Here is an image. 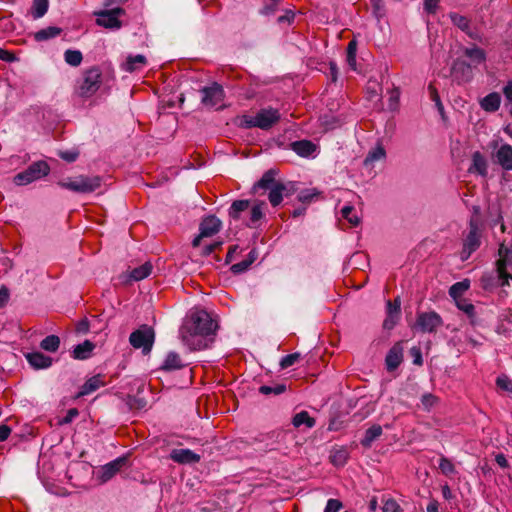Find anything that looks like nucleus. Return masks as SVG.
<instances>
[{"label":"nucleus","mask_w":512,"mask_h":512,"mask_svg":"<svg viewBox=\"0 0 512 512\" xmlns=\"http://www.w3.org/2000/svg\"><path fill=\"white\" fill-rule=\"evenodd\" d=\"M264 202L254 204L250 209V216L247 225L250 227H256L257 223L263 217Z\"/></svg>","instance_id":"nucleus-34"},{"label":"nucleus","mask_w":512,"mask_h":512,"mask_svg":"<svg viewBox=\"0 0 512 512\" xmlns=\"http://www.w3.org/2000/svg\"><path fill=\"white\" fill-rule=\"evenodd\" d=\"M278 172L274 169L266 171L261 179L254 185V190L263 189L269 191L280 182L275 179Z\"/></svg>","instance_id":"nucleus-21"},{"label":"nucleus","mask_w":512,"mask_h":512,"mask_svg":"<svg viewBox=\"0 0 512 512\" xmlns=\"http://www.w3.org/2000/svg\"><path fill=\"white\" fill-rule=\"evenodd\" d=\"M497 386L505 391H512V380H510L507 376H500L497 378Z\"/></svg>","instance_id":"nucleus-51"},{"label":"nucleus","mask_w":512,"mask_h":512,"mask_svg":"<svg viewBox=\"0 0 512 512\" xmlns=\"http://www.w3.org/2000/svg\"><path fill=\"white\" fill-rule=\"evenodd\" d=\"M500 96L497 93H490L481 101V107L488 112H495L500 107Z\"/></svg>","instance_id":"nucleus-30"},{"label":"nucleus","mask_w":512,"mask_h":512,"mask_svg":"<svg viewBox=\"0 0 512 512\" xmlns=\"http://www.w3.org/2000/svg\"><path fill=\"white\" fill-rule=\"evenodd\" d=\"M155 340L154 330L148 325H142L139 329L130 334L129 342L135 349H142L147 355L151 352Z\"/></svg>","instance_id":"nucleus-5"},{"label":"nucleus","mask_w":512,"mask_h":512,"mask_svg":"<svg viewBox=\"0 0 512 512\" xmlns=\"http://www.w3.org/2000/svg\"><path fill=\"white\" fill-rule=\"evenodd\" d=\"M79 412L76 408H71L67 411L65 417H63L60 421H59V424L61 425H64V424H69L71 423L77 416H78Z\"/></svg>","instance_id":"nucleus-53"},{"label":"nucleus","mask_w":512,"mask_h":512,"mask_svg":"<svg viewBox=\"0 0 512 512\" xmlns=\"http://www.w3.org/2000/svg\"><path fill=\"white\" fill-rule=\"evenodd\" d=\"M250 207L248 200H236L232 203L229 209V216L235 220L240 218L242 212H245Z\"/></svg>","instance_id":"nucleus-33"},{"label":"nucleus","mask_w":512,"mask_h":512,"mask_svg":"<svg viewBox=\"0 0 512 512\" xmlns=\"http://www.w3.org/2000/svg\"><path fill=\"white\" fill-rule=\"evenodd\" d=\"M48 6H49L48 0H33L32 8H31L33 18L39 19V18L43 17L48 10Z\"/></svg>","instance_id":"nucleus-36"},{"label":"nucleus","mask_w":512,"mask_h":512,"mask_svg":"<svg viewBox=\"0 0 512 512\" xmlns=\"http://www.w3.org/2000/svg\"><path fill=\"white\" fill-rule=\"evenodd\" d=\"M126 461V457H119L102 466L99 471V479L101 482L105 483L113 478L120 471L122 466L125 465Z\"/></svg>","instance_id":"nucleus-14"},{"label":"nucleus","mask_w":512,"mask_h":512,"mask_svg":"<svg viewBox=\"0 0 512 512\" xmlns=\"http://www.w3.org/2000/svg\"><path fill=\"white\" fill-rule=\"evenodd\" d=\"M437 402L438 398L431 393H426L421 397V404L423 406V409L426 411L431 410V408H433L437 404Z\"/></svg>","instance_id":"nucleus-47"},{"label":"nucleus","mask_w":512,"mask_h":512,"mask_svg":"<svg viewBox=\"0 0 512 512\" xmlns=\"http://www.w3.org/2000/svg\"><path fill=\"white\" fill-rule=\"evenodd\" d=\"M296 191L295 185L292 182H280L269 190L268 199L273 207L281 204L284 197L293 195Z\"/></svg>","instance_id":"nucleus-12"},{"label":"nucleus","mask_w":512,"mask_h":512,"mask_svg":"<svg viewBox=\"0 0 512 512\" xmlns=\"http://www.w3.org/2000/svg\"><path fill=\"white\" fill-rule=\"evenodd\" d=\"M400 299L397 297L393 302H387V315H399L400 313Z\"/></svg>","instance_id":"nucleus-49"},{"label":"nucleus","mask_w":512,"mask_h":512,"mask_svg":"<svg viewBox=\"0 0 512 512\" xmlns=\"http://www.w3.org/2000/svg\"><path fill=\"white\" fill-rule=\"evenodd\" d=\"M11 433V428L8 425H0V442L8 439Z\"/></svg>","instance_id":"nucleus-62"},{"label":"nucleus","mask_w":512,"mask_h":512,"mask_svg":"<svg viewBox=\"0 0 512 512\" xmlns=\"http://www.w3.org/2000/svg\"><path fill=\"white\" fill-rule=\"evenodd\" d=\"M456 301V304H457V307L463 311L464 313H466L468 316H473L474 314V306L473 304L471 303H468L466 300L464 299H458V300H455Z\"/></svg>","instance_id":"nucleus-48"},{"label":"nucleus","mask_w":512,"mask_h":512,"mask_svg":"<svg viewBox=\"0 0 512 512\" xmlns=\"http://www.w3.org/2000/svg\"><path fill=\"white\" fill-rule=\"evenodd\" d=\"M499 259L496 261V272L500 286H508L512 280V249L501 244L498 250Z\"/></svg>","instance_id":"nucleus-4"},{"label":"nucleus","mask_w":512,"mask_h":512,"mask_svg":"<svg viewBox=\"0 0 512 512\" xmlns=\"http://www.w3.org/2000/svg\"><path fill=\"white\" fill-rule=\"evenodd\" d=\"M464 54L472 63L480 64L486 60L485 51L477 46L467 47L464 49Z\"/></svg>","instance_id":"nucleus-31"},{"label":"nucleus","mask_w":512,"mask_h":512,"mask_svg":"<svg viewBox=\"0 0 512 512\" xmlns=\"http://www.w3.org/2000/svg\"><path fill=\"white\" fill-rule=\"evenodd\" d=\"M470 281L465 279L460 282H456L449 289V295L454 299H462L463 294L469 289Z\"/></svg>","instance_id":"nucleus-32"},{"label":"nucleus","mask_w":512,"mask_h":512,"mask_svg":"<svg viewBox=\"0 0 512 512\" xmlns=\"http://www.w3.org/2000/svg\"><path fill=\"white\" fill-rule=\"evenodd\" d=\"M386 157L385 149L382 145H377L375 148L370 150L364 159L365 167H373L374 162L383 160Z\"/></svg>","instance_id":"nucleus-28"},{"label":"nucleus","mask_w":512,"mask_h":512,"mask_svg":"<svg viewBox=\"0 0 512 512\" xmlns=\"http://www.w3.org/2000/svg\"><path fill=\"white\" fill-rule=\"evenodd\" d=\"M216 329L217 324L206 311L196 310L183 325L181 337L191 350H203L208 347L207 337L213 335Z\"/></svg>","instance_id":"nucleus-1"},{"label":"nucleus","mask_w":512,"mask_h":512,"mask_svg":"<svg viewBox=\"0 0 512 512\" xmlns=\"http://www.w3.org/2000/svg\"><path fill=\"white\" fill-rule=\"evenodd\" d=\"M314 196H315V193H312L309 190H305V191L300 192V194L298 195V199H299V201H301L303 203H307V202H310Z\"/></svg>","instance_id":"nucleus-60"},{"label":"nucleus","mask_w":512,"mask_h":512,"mask_svg":"<svg viewBox=\"0 0 512 512\" xmlns=\"http://www.w3.org/2000/svg\"><path fill=\"white\" fill-rule=\"evenodd\" d=\"M28 363L35 369H45L52 365V359L41 352H31L26 354Z\"/></svg>","instance_id":"nucleus-19"},{"label":"nucleus","mask_w":512,"mask_h":512,"mask_svg":"<svg viewBox=\"0 0 512 512\" xmlns=\"http://www.w3.org/2000/svg\"><path fill=\"white\" fill-rule=\"evenodd\" d=\"M442 324V318L438 313L434 311L422 312L417 315L414 328L422 333H434Z\"/></svg>","instance_id":"nucleus-9"},{"label":"nucleus","mask_w":512,"mask_h":512,"mask_svg":"<svg viewBox=\"0 0 512 512\" xmlns=\"http://www.w3.org/2000/svg\"><path fill=\"white\" fill-rule=\"evenodd\" d=\"M124 14V10L120 7L112 8L110 10H103L96 13V23L108 29L117 30L121 28L122 23L118 16Z\"/></svg>","instance_id":"nucleus-10"},{"label":"nucleus","mask_w":512,"mask_h":512,"mask_svg":"<svg viewBox=\"0 0 512 512\" xmlns=\"http://www.w3.org/2000/svg\"><path fill=\"white\" fill-rule=\"evenodd\" d=\"M317 146L309 140H299L291 143V149L301 157H309L316 151Z\"/></svg>","instance_id":"nucleus-20"},{"label":"nucleus","mask_w":512,"mask_h":512,"mask_svg":"<svg viewBox=\"0 0 512 512\" xmlns=\"http://www.w3.org/2000/svg\"><path fill=\"white\" fill-rule=\"evenodd\" d=\"M60 345V339L56 335H49L45 337L41 343L40 347L48 352H56Z\"/></svg>","instance_id":"nucleus-38"},{"label":"nucleus","mask_w":512,"mask_h":512,"mask_svg":"<svg viewBox=\"0 0 512 512\" xmlns=\"http://www.w3.org/2000/svg\"><path fill=\"white\" fill-rule=\"evenodd\" d=\"M354 208L346 205L341 209L342 217L345 218L352 226H357L360 219L357 215L353 214Z\"/></svg>","instance_id":"nucleus-43"},{"label":"nucleus","mask_w":512,"mask_h":512,"mask_svg":"<svg viewBox=\"0 0 512 512\" xmlns=\"http://www.w3.org/2000/svg\"><path fill=\"white\" fill-rule=\"evenodd\" d=\"M65 62L73 67H77L83 60L82 53L79 50H66L64 53Z\"/></svg>","instance_id":"nucleus-40"},{"label":"nucleus","mask_w":512,"mask_h":512,"mask_svg":"<svg viewBox=\"0 0 512 512\" xmlns=\"http://www.w3.org/2000/svg\"><path fill=\"white\" fill-rule=\"evenodd\" d=\"M202 99L201 103L208 108L220 109L223 107L222 102L225 97L223 87L214 82L210 86L201 89Z\"/></svg>","instance_id":"nucleus-8"},{"label":"nucleus","mask_w":512,"mask_h":512,"mask_svg":"<svg viewBox=\"0 0 512 512\" xmlns=\"http://www.w3.org/2000/svg\"><path fill=\"white\" fill-rule=\"evenodd\" d=\"M170 458L179 464H193L198 463L201 459L199 454H196L190 449H173L170 452Z\"/></svg>","instance_id":"nucleus-15"},{"label":"nucleus","mask_w":512,"mask_h":512,"mask_svg":"<svg viewBox=\"0 0 512 512\" xmlns=\"http://www.w3.org/2000/svg\"><path fill=\"white\" fill-rule=\"evenodd\" d=\"M496 163L504 170H512V146L509 144L501 145L495 153Z\"/></svg>","instance_id":"nucleus-16"},{"label":"nucleus","mask_w":512,"mask_h":512,"mask_svg":"<svg viewBox=\"0 0 512 512\" xmlns=\"http://www.w3.org/2000/svg\"><path fill=\"white\" fill-rule=\"evenodd\" d=\"M295 13L292 10H286L285 13L277 18V23L284 24L288 23L291 24L294 21Z\"/></svg>","instance_id":"nucleus-55"},{"label":"nucleus","mask_w":512,"mask_h":512,"mask_svg":"<svg viewBox=\"0 0 512 512\" xmlns=\"http://www.w3.org/2000/svg\"><path fill=\"white\" fill-rule=\"evenodd\" d=\"M101 184L102 178L96 175H77L61 179L57 182L59 187L79 194L92 193L99 189Z\"/></svg>","instance_id":"nucleus-2"},{"label":"nucleus","mask_w":512,"mask_h":512,"mask_svg":"<svg viewBox=\"0 0 512 512\" xmlns=\"http://www.w3.org/2000/svg\"><path fill=\"white\" fill-rule=\"evenodd\" d=\"M487 161L485 157L479 152L476 151L472 155V165L469 168V172L478 173L481 176L487 175Z\"/></svg>","instance_id":"nucleus-22"},{"label":"nucleus","mask_w":512,"mask_h":512,"mask_svg":"<svg viewBox=\"0 0 512 512\" xmlns=\"http://www.w3.org/2000/svg\"><path fill=\"white\" fill-rule=\"evenodd\" d=\"M95 345L89 341L85 340L83 343L75 346L73 350V357L75 359L84 360L90 357Z\"/></svg>","instance_id":"nucleus-27"},{"label":"nucleus","mask_w":512,"mask_h":512,"mask_svg":"<svg viewBox=\"0 0 512 512\" xmlns=\"http://www.w3.org/2000/svg\"><path fill=\"white\" fill-rule=\"evenodd\" d=\"M449 17L452 23L459 29H461L463 32L466 33L471 28L470 21L465 16L460 15L458 13H450Z\"/></svg>","instance_id":"nucleus-41"},{"label":"nucleus","mask_w":512,"mask_h":512,"mask_svg":"<svg viewBox=\"0 0 512 512\" xmlns=\"http://www.w3.org/2000/svg\"><path fill=\"white\" fill-rule=\"evenodd\" d=\"M349 458V451L346 447H335L331 450L330 461L336 467H342Z\"/></svg>","instance_id":"nucleus-23"},{"label":"nucleus","mask_w":512,"mask_h":512,"mask_svg":"<svg viewBox=\"0 0 512 512\" xmlns=\"http://www.w3.org/2000/svg\"><path fill=\"white\" fill-rule=\"evenodd\" d=\"M315 423V419L310 417L307 411H301L295 414L292 419V424L296 428H299L302 425L306 426L307 428H312L315 426Z\"/></svg>","instance_id":"nucleus-29"},{"label":"nucleus","mask_w":512,"mask_h":512,"mask_svg":"<svg viewBox=\"0 0 512 512\" xmlns=\"http://www.w3.org/2000/svg\"><path fill=\"white\" fill-rule=\"evenodd\" d=\"M495 461L496 463L501 467V468H507L509 466L508 464V461L505 457L504 454L500 453V454H497L495 456Z\"/></svg>","instance_id":"nucleus-63"},{"label":"nucleus","mask_w":512,"mask_h":512,"mask_svg":"<svg viewBox=\"0 0 512 512\" xmlns=\"http://www.w3.org/2000/svg\"><path fill=\"white\" fill-rule=\"evenodd\" d=\"M152 272V265L149 262L144 263L143 265L134 268L130 273V278L135 281H140L146 277H148Z\"/></svg>","instance_id":"nucleus-35"},{"label":"nucleus","mask_w":512,"mask_h":512,"mask_svg":"<svg viewBox=\"0 0 512 512\" xmlns=\"http://www.w3.org/2000/svg\"><path fill=\"white\" fill-rule=\"evenodd\" d=\"M251 265V261L243 260L241 262L235 263L231 266V271L233 273H242L248 269Z\"/></svg>","instance_id":"nucleus-57"},{"label":"nucleus","mask_w":512,"mask_h":512,"mask_svg":"<svg viewBox=\"0 0 512 512\" xmlns=\"http://www.w3.org/2000/svg\"><path fill=\"white\" fill-rule=\"evenodd\" d=\"M451 71L454 78L459 82H466L471 78V66L463 60L457 59L454 61Z\"/></svg>","instance_id":"nucleus-18"},{"label":"nucleus","mask_w":512,"mask_h":512,"mask_svg":"<svg viewBox=\"0 0 512 512\" xmlns=\"http://www.w3.org/2000/svg\"><path fill=\"white\" fill-rule=\"evenodd\" d=\"M403 361V347L400 343L395 344L388 352L385 362L388 371H393Z\"/></svg>","instance_id":"nucleus-17"},{"label":"nucleus","mask_w":512,"mask_h":512,"mask_svg":"<svg viewBox=\"0 0 512 512\" xmlns=\"http://www.w3.org/2000/svg\"><path fill=\"white\" fill-rule=\"evenodd\" d=\"M342 507H343V504L340 500L329 499L327 501L324 512H339Z\"/></svg>","instance_id":"nucleus-50"},{"label":"nucleus","mask_w":512,"mask_h":512,"mask_svg":"<svg viewBox=\"0 0 512 512\" xmlns=\"http://www.w3.org/2000/svg\"><path fill=\"white\" fill-rule=\"evenodd\" d=\"M145 64H146L145 56H143L141 54H138L135 56H129L125 63V70L128 72H133Z\"/></svg>","instance_id":"nucleus-37"},{"label":"nucleus","mask_w":512,"mask_h":512,"mask_svg":"<svg viewBox=\"0 0 512 512\" xmlns=\"http://www.w3.org/2000/svg\"><path fill=\"white\" fill-rule=\"evenodd\" d=\"M400 506L393 499H387L382 507L383 512H398Z\"/></svg>","instance_id":"nucleus-54"},{"label":"nucleus","mask_w":512,"mask_h":512,"mask_svg":"<svg viewBox=\"0 0 512 512\" xmlns=\"http://www.w3.org/2000/svg\"><path fill=\"white\" fill-rule=\"evenodd\" d=\"M58 155L67 162H74L78 158L79 153L76 151L66 150L60 151Z\"/></svg>","instance_id":"nucleus-56"},{"label":"nucleus","mask_w":512,"mask_h":512,"mask_svg":"<svg viewBox=\"0 0 512 512\" xmlns=\"http://www.w3.org/2000/svg\"><path fill=\"white\" fill-rule=\"evenodd\" d=\"M221 228V221L215 216H209L203 219L200 223L199 227V235L195 237L192 241L193 247H198L200 245V241L204 237H211L217 232H219Z\"/></svg>","instance_id":"nucleus-11"},{"label":"nucleus","mask_w":512,"mask_h":512,"mask_svg":"<svg viewBox=\"0 0 512 512\" xmlns=\"http://www.w3.org/2000/svg\"><path fill=\"white\" fill-rule=\"evenodd\" d=\"M281 2L282 0H269L268 2H265L263 7L259 10V14L263 16L274 15L277 12Z\"/></svg>","instance_id":"nucleus-42"},{"label":"nucleus","mask_w":512,"mask_h":512,"mask_svg":"<svg viewBox=\"0 0 512 512\" xmlns=\"http://www.w3.org/2000/svg\"><path fill=\"white\" fill-rule=\"evenodd\" d=\"M49 172L50 167L47 162L40 160L32 163L24 171L16 174L13 181L18 186H24L47 176Z\"/></svg>","instance_id":"nucleus-3"},{"label":"nucleus","mask_w":512,"mask_h":512,"mask_svg":"<svg viewBox=\"0 0 512 512\" xmlns=\"http://www.w3.org/2000/svg\"><path fill=\"white\" fill-rule=\"evenodd\" d=\"M242 125L245 128L257 127V117L255 116H244L242 119Z\"/></svg>","instance_id":"nucleus-58"},{"label":"nucleus","mask_w":512,"mask_h":512,"mask_svg":"<svg viewBox=\"0 0 512 512\" xmlns=\"http://www.w3.org/2000/svg\"><path fill=\"white\" fill-rule=\"evenodd\" d=\"M101 71L99 68L92 67L83 73L82 80L79 84V94L82 97L92 96L100 87Z\"/></svg>","instance_id":"nucleus-7"},{"label":"nucleus","mask_w":512,"mask_h":512,"mask_svg":"<svg viewBox=\"0 0 512 512\" xmlns=\"http://www.w3.org/2000/svg\"><path fill=\"white\" fill-rule=\"evenodd\" d=\"M61 33V29L58 27H47L41 29L35 33V39L37 41H45L58 36Z\"/></svg>","instance_id":"nucleus-39"},{"label":"nucleus","mask_w":512,"mask_h":512,"mask_svg":"<svg viewBox=\"0 0 512 512\" xmlns=\"http://www.w3.org/2000/svg\"><path fill=\"white\" fill-rule=\"evenodd\" d=\"M285 390H286V386L282 385V384H278L275 386L263 385L259 388V392L264 395H269L272 393L275 395H279V394L283 393Z\"/></svg>","instance_id":"nucleus-46"},{"label":"nucleus","mask_w":512,"mask_h":512,"mask_svg":"<svg viewBox=\"0 0 512 512\" xmlns=\"http://www.w3.org/2000/svg\"><path fill=\"white\" fill-rule=\"evenodd\" d=\"M399 315H387V318L384 320L383 326L385 329H392L398 319Z\"/></svg>","instance_id":"nucleus-59"},{"label":"nucleus","mask_w":512,"mask_h":512,"mask_svg":"<svg viewBox=\"0 0 512 512\" xmlns=\"http://www.w3.org/2000/svg\"><path fill=\"white\" fill-rule=\"evenodd\" d=\"M440 0H424V10L428 14L434 15L437 12Z\"/></svg>","instance_id":"nucleus-52"},{"label":"nucleus","mask_w":512,"mask_h":512,"mask_svg":"<svg viewBox=\"0 0 512 512\" xmlns=\"http://www.w3.org/2000/svg\"><path fill=\"white\" fill-rule=\"evenodd\" d=\"M104 385L100 375L89 378L81 387L77 397L88 395Z\"/></svg>","instance_id":"nucleus-25"},{"label":"nucleus","mask_w":512,"mask_h":512,"mask_svg":"<svg viewBox=\"0 0 512 512\" xmlns=\"http://www.w3.org/2000/svg\"><path fill=\"white\" fill-rule=\"evenodd\" d=\"M300 358H301V354L298 352L288 354L281 359L280 367L282 369H287V368L291 367L292 365H294L296 362H298Z\"/></svg>","instance_id":"nucleus-45"},{"label":"nucleus","mask_w":512,"mask_h":512,"mask_svg":"<svg viewBox=\"0 0 512 512\" xmlns=\"http://www.w3.org/2000/svg\"><path fill=\"white\" fill-rule=\"evenodd\" d=\"M481 244L480 222L477 218H471L469 222V233L466 236L463 249L461 252V259L467 260L470 255L475 252Z\"/></svg>","instance_id":"nucleus-6"},{"label":"nucleus","mask_w":512,"mask_h":512,"mask_svg":"<svg viewBox=\"0 0 512 512\" xmlns=\"http://www.w3.org/2000/svg\"><path fill=\"white\" fill-rule=\"evenodd\" d=\"M77 332L86 333L89 330V323L86 319L81 320L76 327Z\"/></svg>","instance_id":"nucleus-64"},{"label":"nucleus","mask_w":512,"mask_h":512,"mask_svg":"<svg viewBox=\"0 0 512 512\" xmlns=\"http://www.w3.org/2000/svg\"><path fill=\"white\" fill-rule=\"evenodd\" d=\"M183 366H184V364H183L179 354L171 351L167 354V356L161 366V369L165 370V371H172V370L181 369Z\"/></svg>","instance_id":"nucleus-26"},{"label":"nucleus","mask_w":512,"mask_h":512,"mask_svg":"<svg viewBox=\"0 0 512 512\" xmlns=\"http://www.w3.org/2000/svg\"><path fill=\"white\" fill-rule=\"evenodd\" d=\"M439 469L446 476H452L456 473L454 464L446 457L439 459Z\"/></svg>","instance_id":"nucleus-44"},{"label":"nucleus","mask_w":512,"mask_h":512,"mask_svg":"<svg viewBox=\"0 0 512 512\" xmlns=\"http://www.w3.org/2000/svg\"><path fill=\"white\" fill-rule=\"evenodd\" d=\"M0 60H3V61H6V62L10 63V62L15 61L16 57L12 53H10L9 51L0 48Z\"/></svg>","instance_id":"nucleus-61"},{"label":"nucleus","mask_w":512,"mask_h":512,"mask_svg":"<svg viewBox=\"0 0 512 512\" xmlns=\"http://www.w3.org/2000/svg\"><path fill=\"white\" fill-rule=\"evenodd\" d=\"M383 433L382 427L379 424H374L369 427L361 439V445L365 448H370L372 443L378 439Z\"/></svg>","instance_id":"nucleus-24"},{"label":"nucleus","mask_w":512,"mask_h":512,"mask_svg":"<svg viewBox=\"0 0 512 512\" xmlns=\"http://www.w3.org/2000/svg\"><path fill=\"white\" fill-rule=\"evenodd\" d=\"M257 128L268 130L280 120V113L274 108L261 109L257 114Z\"/></svg>","instance_id":"nucleus-13"}]
</instances>
